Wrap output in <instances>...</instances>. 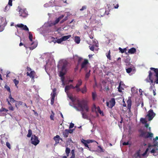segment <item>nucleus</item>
<instances>
[{"instance_id":"5fc2aeb1","label":"nucleus","mask_w":158,"mask_h":158,"mask_svg":"<svg viewBox=\"0 0 158 158\" xmlns=\"http://www.w3.org/2000/svg\"><path fill=\"white\" fill-rule=\"evenodd\" d=\"M56 92H54L53 94H51L52 96L51 98H55V95H56Z\"/></svg>"},{"instance_id":"4468645a","label":"nucleus","mask_w":158,"mask_h":158,"mask_svg":"<svg viewBox=\"0 0 158 158\" xmlns=\"http://www.w3.org/2000/svg\"><path fill=\"white\" fill-rule=\"evenodd\" d=\"M27 76H29L32 80H34L35 75H36V73L34 71H31L30 73L29 72H27L26 73Z\"/></svg>"},{"instance_id":"ddd939ff","label":"nucleus","mask_w":158,"mask_h":158,"mask_svg":"<svg viewBox=\"0 0 158 158\" xmlns=\"http://www.w3.org/2000/svg\"><path fill=\"white\" fill-rule=\"evenodd\" d=\"M69 98L73 102L74 104V107L77 111L79 110V100H77V104L76 105L75 104V100L74 99L73 97L71 96L69 97Z\"/></svg>"},{"instance_id":"5701e85b","label":"nucleus","mask_w":158,"mask_h":158,"mask_svg":"<svg viewBox=\"0 0 158 158\" xmlns=\"http://www.w3.org/2000/svg\"><path fill=\"white\" fill-rule=\"evenodd\" d=\"M67 64V62L66 61L64 62L62 67L61 70L66 72V67Z\"/></svg>"},{"instance_id":"6e6d98bb","label":"nucleus","mask_w":158,"mask_h":158,"mask_svg":"<svg viewBox=\"0 0 158 158\" xmlns=\"http://www.w3.org/2000/svg\"><path fill=\"white\" fill-rule=\"evenodd\" d=\"M121 83H120L119 84V85L118 86V91L119 92H122V88L121 87Z\"/></svg>"},{"instance_id":"72a5a7b5","label":"nucleus","mask_w":158,"mask_h":158,"mask_svg":"<svg viewBox=\"0 0 158 158\" xmlns=\"http://www.w3.org/2000/svg\"><path fill=\"white\" fill-rule=\"evenodd\" d=\"M32 135V131L31 129H29L28 130V133L27 135V137H30Z\"/></svg>"},{"instance_id":"603ef678","label":"nucleus","mask_w":158,"mask_h":158,"mask_svg":"<svg viewBox=\"0 0 158 158\" xmlns=\"http://www.w3.org/2000/svg\"><path fill=\"white\" fill-rule=\"evenodd\" d=\"M86 6H84L82 7V8L80 9V10L81 11H82L84 10H86Z\"/></svg>"},{"instance_id":"338daca9","label":"nucleus","mask_w":158,"mask_h":158,"mask_svg":"<svg viewBox=\"0 0 158 158\" xmlns=\"http://www.w3.org/2000/svg\"><path fill=\"white\" fill-rule=\"evenodd\" d=\"M27 72H30L31 71H32L30 67H27Z\"/></svg>"},{"instance_id":"dca6fc26","label":"nucleus","mask_w":158,"mask_h":158,"mask_svg":"<svg viewBox=\"0 0 158 158\" xmlns=\"http://www.w3.org/2000/svg\"><path fill=\"white\" fill-rule=\"evenodd\" d=\"M128 67H127L126 68V72L128 73H131L133 69L134 68L133 66L132 65V66H128Z\"/></svg>"},{"instance_id":"de8ad7c7","label":"nucleus","mask_w":158,"mask_h":158,"mask_svg":"<svg viewBox=\"0 0 158 158\" xmlns=\"http://www.w3.org/2000/svg\"><path fill=\"white\" fill-rule=\"evenodd\" d=\"M8 110L7 109H6L4 108H2L0 110V111L1 112H3L5 111L6 112H7Z\"/></svg>"},{"instance_id":"7ed1b4c3","label":"nucleus","mask_w":158,"mask_h":158,"mask_svg":"<svg viewBox=\"0 0 158 158\" xmlns=\"http://www.w3.org/2000/svg\"><path fill=\"white\" fill-rule=\"evenodd\" d=\"M139 132L140 133V136L143 137L145 139L149 138L150 139H152L153 137V134L151 132H146L143 130H140Z\"/></svg>"},{"instance_id":"20e7f679","label":"nucleus","mask_w":158,"mask_h":158,"mask_svg":"<svg viewBox=\"0 0 158 158\" xmlns=\"http://www.w3.org/2000/svg\"><path fill=\"white\" fill-rule=\"evenodd\" d=\"M150 71H151L153 74V77H156L154 81V83L156 84H158V69L152 67L150 68Z\"/></svg>"},{"instance_id":"e433bc0d","label":"nucleus","mask_w":158,"mask_h":158,"mask_svg":"<svg viewBox=\"0 0 158 158\" xmlns=\"http://www.w3.org/2000/svg\"><path fill=\"white\" fill-rule=\"evenodd\" d=\"M97 110L98 112L101 114H102V115H103V112L101 111L100 110V108L99 106H98L97 108Z\"/></svg>"},{"instance_id":"f03ea898","label":"nucleus","mask_w":158,"mask_h":158,"mask_svg":"<svg viewBox=\"0 0 158 158\" xmlns=\"http://www.w3.org/2000/svg\"><path fill=\"white\" fill-rule=\"evenodd\" d=\"M149 75L148 77L145 80V81L148 83L150 82V87L149 88L150 91L152 90L153 89V87H155L154 81V78L153 77V74L151 71L148 72Z\"/></svg>"},{"instance_id":"473e14b6","label":"nucleus","mask_w":158,"mask_h":158,"mask_svg":"<svg viewBox=\"0 0 158 158\" xmlns=\"http://www.w3.org/2000/svg\"><path fill=\"white\" fill-rule=\"evenodd\" d=\"M106 56L108 59L110 60H111V57L110 56V50L109 51L108 53H106Z\"/></svg>"},{"instance_id":"39448f33","label":"nucleus","mask_w":158,"mask_h":158,"mask_svg":"<svg viewBox=\"0 0 158 158\" xmlns=\"http://www.w3.org/2000/svg\"><path fill=\"white\" fill-rule=\"evenodd\" d=\"M89 64L88 60L86 59H85L84 61L81 64V69H83L85 72L88 71V65Z\"/></svg>"},{"instance_id":"37998d69","label":"nucleus","mask_w":158,"mask_h":158,"mask_svg":"<svg viewBox=\"0 0 158 158\" xmlns=\"http://www.w3.org/2000/svg\"><path fill=\"white\" fill-rule=\"evenodd\" d=\"M99 149H98V151L100 152H104L103 149L100 146H98Z\"/></svg>"},{"instance_id":"a878e982","label":"nucleus","mask_w":158,"mask_h":158,"mask_svg":"<svg viewBox=\"0 0 158 158\" xmlns=\"http://www.w3.org/2000/svg\"><path fill=\"white\" fill-rule=\"evenodd\" d=\"M97 107H96L95 104L94 103L91 108V110L92 112H95L96 113H97V112L96 110L97 109Z\"/></svg>"},{"instance_id":"a18cd8bd","label":"nucleus","mask_w":158,"mask_h":158,"mask_svg":"<svg viewBox=\"0 0 158 158\" xmlns=\"http://www.w3.org/2000/svg\"><path fill=\"white\" fill-rule=\"evenodd\" d=\"M22 29L25 31H29L28 28L27 27L26 25H23V26L22 28Z\"/></svg>"},{"instance_id":"f8f14e48","label":"nucleus","mask_w":158,"mask_h":158,"mask_svg":"<svg viewBox=\"0 0 158 158\" xmlns=\"http://www.w3.org/2000/svg\"><path fill=\"white\" fill-rule=\"evenodd\" d=\"M73 57L75 61L77 60V64L75 66V68H74V72L76 73L78 71L79 68V57L75 55L73 56Z\"/></svg>"},{"instance_id":"4d7b16f0","label":"nucleus","mask_w":158,"mask_h":158,"mask_svg":"<svg viewBox=\"0 0 158 158\" xmlns=\"http://www.w3.org/2000/svg\"><path fill=\"white\" fill-rule=\"evenodd\" d=\"M8 108H9V110H10L13 111L14 110V108L12 105L10 106Z\"/></svg>"},{"instance_id":"9d476101","label":"nucleus","mask_w":158,"mask_h":158,"mask_svg":"<svg viewBox=\"0 0 158 158\" xmlns=\"http://www.w3.org/2000/svg\"><path fill=\"white\" fill-rule=\"evenodd\" d=\"M19 15L23 17H26L28 15L26 9H20L19 11Z\"/></svg>"},{"instance_id":"2f4dec72","label":"nucleus","mask_w":158,"mask_h":158,"mask_svg":"<svg viewBox=\"0 0 158 158\" xmlns=\"http://www.w3.org/2000/svg\"><path fill=\"white\" fill-rule=\"evenodd\" d=\"M97 97V95L96 92H93L92 93V97L93 100L94 101L95 100Z\"/></svg>"},{"instance_id":"79ce46f5","label":"nucleus","mask_w":158,"mask_h":158,"mask_svg":"<svg viewBox=\"0 0 158 158\" xmlns=\"http://www.w3.org/2000/svg\"><path fill=\"white\" fill-rule=\"evenodd\" d=\"M75 41L77 44H79V37L76 36L75 38Z\"/></svg>"},{"instance_id":"f3484780","label":"nucleus","mask_w":158,"mask_h":158,"mask_svg":"<svg viewBox=\"0 0 158 158\" xmlns=\"http://www.w3.org/2000/svg\"><path fill=\"white\" fill-rule=\"evenodd\" d=\"M131 58L130 57H126L125 59L124 62L126 64V65L132 66V64H131Z\"/></svg>"},{"instance_id":"13d9d810","label":"nucleus","mask_w":158,"mask_h":158,"mask_svg":"<svg viewBox=\"0 0 158 158\" xmlns=\"http://www.w3.org/2000/svg\"><path fill=\"white\" fill-rule=\"evenodd\" d=\"M12 0H9L8 5H9L10 6H12Z\"/></svg>"},{"instance_id":"c03bdc74","label":"nucleus","mask_w":158,"mask_h":158,"mask_svg":"<svg viewBox=\"0 0 158 158\" xmlns=\"http://www.w3.org/2000/svg\"><path fill=\"white\" fill-rule=\"evenodd\" d=\"M29 38L30 40L31 41H32L33 36H32V34L30 32H29Z\"/></svg>"},{"instance_id":"bf43d9fd","label":"nucleus","mask_w":158,"mask_h":158,"mask_svg":"<svg viewBox=\"0 0 158 158\" xmlns=\"http://www.w3.org/2000/svg\"><path fill=\"white\" fill-rule=\"evenodd\" d=\"M74 126V124L72 123H71L69 125V129L73 128Z\"/></svg>"},{"instance_id":"9b49d317","label":"nucleus","mask_w":158,"mask_h":158,"mask_svg":"<svg viewBox=\"0 0 158 158\" xmlns=\"http://www.w3.org/2000/svg\"><path fill=\"white\" fill-rule=\"evenodd\" d=\"M156 114L153 112L152 109H150L148 112V114L147 116L148 117V120L150 121L151 120L155 117Z\"/></svg>"},{"instance_id":"a211bd4d","label":"nucleus","mask_w":158,"mask_h":158,"mask_svg":"<svg viewBox=\"0 0 158 158\" xmlns=\"http://www.w3.org/2000/svg\"><path fill=\"white\" fill-rule=\"evenodd\" d=\"M64 16V15H61V16H59L58 18H57L52 23V24L53 25H55L59 22L60 20L63 18Z\"/></svg>"},{"instance_id":"cd10ccee","label":"nucleus","mask_w":158,"mask_h":158,"mask_svg":"<svg viewBox=\"0 0 158 158\" xmlns=\"http://www.w3.org/2000/svg\"><path fill=\"white\" fill-rule=\"evenodd\" d=\"M118 49L121 53H123L125 52L126 54H127V53L126 52V51L127 50L126 48H124V49H122L121 48L119 47L118 48Z\"/></svg>"},{"instance_id":"ea45409f","label":"nucleus","mask_w":158,"mask_h":158,"mask_svg":"<svg viewBox=\"0 0 158 158\" xmlns=\"http://www.w3.org/2000/svg\"><path fill=\"white\" fill-rule=\"evenodd\" d=\"M13 82L14 83L15 85L17 87H18L17 85L19 83V81L15 79L13 80Z\"/></svg>"},{"instance_id":"f257e3e1","label":"nucleus","mask_w":158,"mask_h":158,"mask_svg":"<svg viewBox=\"0 0 158 158\" xmlns=\"http://www.w3.org/2000/svg\"><path fill=\"white\" fill-rule=\"evenodd\" d=\"M89 101L87 99H83L80 101V111L83 118L88 119V112L89 110L88 105Z\"/></svg>"},{"instance_id":"393cba45","label":"nucleus","mask_w":158,"mask_h":158,"mask_svg":"<svg viewBox=\"0 0 158 158\" xmlns=\"http://www.w3.org/2000/svg\"><path fill=\"white\" fill-rule=\"evenodd\" d=\"M69 134L68 129H66L63 132V135L64 138L67 137Z\"/></svg>"},{"instance_id":"c85d7f7f","label":"nucleus","mask_w":158,"mask_h":158,"mask_svg":"<svg viewBox=\"0 0 158 158\" xmlns=\"http://www.w3.org/2000/svg\"><path fill=\"white\" fill-rule=\"evenodd\" d=\"M65 152L67 155V156H69V154L70 152V148L68 147H66L65 149Z\"/></svg>"},{"instance_id":"f704fd0d","label":"nucleus","mask_w":158,"mask_h":158,"mask_svg":"<svg viewBox=\"0 0 158 158\" xmlns=\"http://www.w3.org/2000/svg\"><path fill=\"white\" fill-rule=\"evenodd\" d=\"M66 73V71H63L61 70L60 71V72L59 73V76L60 77H63V76H64V75Z\"/></svg>"},{"instance_id":"4c0bfd02","label":"nucleus","mask_w":158,"mask_h":158,"mask_svg":"<svg viewBox=\"0 0 158 158\" xmlns=\"http://www.w3.org/2000/svg\"><path fill=\"white\" fill-rule=\"evenodd\" d=\"M95 46L97 47L98 46L97 45H93L91 46H89V47L91 51H94V48H95Z\"/></svg>"},{"instance_id":"a19ab883","label":"nucleus","mask_w":158,"mask_h":158,"mask_svg":"<svg viewBox=\"0 0 158 158\" xmlns=\"http://www.w3.org/2000/svg\"><path fill=\"white\" fill-rule=\"evenodd\" d=\"M54 114L53 111H52V114L50 116V118L51 120H54Z\"/></svg>"},{"instance_id":"6ab92c4d","label":"nucleus","mask_w":158,"mask_h":158,"mask_svg":"<svg viewBox=\"0 0 158 158\" xmlns=\"http://www.w3.org/2000/svg\"><path fill=\"white\" fill-rule=\"evenodd\" d=\"M53 139L55 141L56 143H59L60 140H61L62 141V139L61 138L60 136L58 135H57L56 136H55L53 138Z\"/></svg>"},{"instance_id":"69168bd1","label":"nucleus","mask_w":158,"mask_h":158,"mask_svg":"<svg viewBox=\"0 0 158 158\" xmlns=\"http://www.w3.org/2000/svg\"><path fill=\"white\" fill-rule=\"evenodd\" d=\"M157 149H153L151 151V153H155L156 152V150H157Z\"/></svg>"},{"instance_id":"0e129e2a","label":"nucleus","mask_w":158,"mask_h":158,"mask_svg":"<svg viewBox=\"0 0 158 158\" xmlns=\"http://www.w3.org/2000/svg\"><path fill=\"white\" fill-rule=\"evenodd\" d=\"M10 102H16V101L15 100H14V98H11L10 99Z\"/></svg>"},{"instance_id":"aec40b11","label":"nucleus","mask_w":158,"mask_h":158,"mask_svg":"<svg viewBox=\"0 0 158 158\" xmlns=\"http://www.w3.org/2000/svg\"><path fill=\"white\" fill-rule=\"evenodd\" d=\"M90 69L88 70V71L86 72L85 76V79L86 81L88 80L90 76Z\"/></svg>"},{"instance_id":"680f3d73","label":"nucleus","mask_w":158,"mask_h":158,"mask_svg":"<svg viewBox=\"0 0 158 158\" xmlns=\"http://www.w3.org/2000/svg\"><path fill=\"white\" fill-rule=\"evenodd\" d=\"M37 46L36 45H35V46H32L31 47H30L29 48L30 50H32L33 49H35Z\"/></svg>"},{"instance_id":"09e8293b","label":"nucleus","mask_w":158,"mask_h":158,"mask_svg":"<svg viewBox=\"0 0 158 158\" xmlns=\"http://www.w3.org/2000/svg\"><path fill=\"white\" fill-rule=\"evenodd\" d=\"M67 19H68V17L66 16L64 19H63L62 20L60 21V23H63L64 22L66 21Z\"/></svg>"},{"instance_id":"c756f323","label":"nucleus","mask_w":158,"mask_h":158,"mask_svg":"<svg viewBox=\"0 0 158 158\" xmlns=\"http://www.w3.org/2000/svg\"><path fill=\"white\" fill-rule=\"evenodd\" d=\"M70 35H68L63 36V37H61L63 41H65L66 40H68L70 37Z\"/></svg>"},{"instance_id":"e2e57ef3","label":"nucleus","mask_w":158,"mask_h":158,"mask_svg":"<svg viewBox=\"0 0 158 158\" xmlns=\"http://www.w3.org/2000/svg\"><path fill=\"white\" fill-rule=\"evenodd\" d=\"M52 39H53V40L52 41V42H54V43H57V40H56L55 38L53 37L52 38Z\"/></svg>"},{"instance_id":"774afa93","label":"nucleus","mask_w":158,"mask_h":158,"mask_svg":"<svg viewBox=\"0 0 158 158\" xmlns=\"http://www.w3.org/2000/svg\"><path fill=\"white\" fill-rule=\"evenodd\" d=\"M74 129H68V132L69 133H73Z\"/></svg>"},{"instance_id":"8fccbe9b","label":"nucleus","mask_w":158,"mask_h":158,"mask_svg":"<svg viewBox=\"0 0 158 158\" xmlns=\"http://www.w3.org/2000/svg\"><path fill=\"white\" fill-rule=\"evenodd\" d=\"M140 121L143 123H145L147 122L146 120L143 118H141L140 119Z\"/></svg>"},{"instance_id":"864d4df0","label":"nucleus","mask_w":158,"mask_h":158,"mask_svg":"<svg viewBox=\"0 0 158 158\" xmlns=\"http://www.w3.org/2000/svg\"><path fill=\"white\" fill-rule=\"evenodd\" d=\"M6 145L9 149H11L10 144L8 142H6Z\"/></svg>"},{"instance_id":"1a4fd4ad","label":"nucleus","mask_w":158,"mask_h":158,"mask_svg":"<svg viewBox=\"0 0 158 158\" xmlns=\"http://www.w3.org/2000/svg\"><path fill=\"white\" fill-rule=\"evenodd\" d=\"M115 101L114 98H112L109 102H106V106L109 108H112L114 106L115 104Z\"/></svg>"},{"instance_id":"49530a36","label":"nucleus","mask_w":158,"mask_h":158,"mask_svg":"<svg viewBox=\"0 0 158 158\" xmlns=\"http://www.w3.org/2000/svg\"><path fill=\"white\" fill-rule=\"evenodd\" d=\"M23 24L22 23L21 24H17L16 26L15 27H18L21 28H22L23 27Z\"/></svg>"},{"instance_id":"bb28decb","label":"nucleus","mask_w":158,"mask_h":158,"mask_svg":"<svg viewBox=\"0 0 158 158\" xmlns=\"http://www.w3.org/2000/svg\"><path fill=\"white\" fill-rule=\"evenodd\" d=\"M80 91H81L83 94L85 93L87 91L86 85H85L83 88H82L81 89H80Z\"/></svg>"},{"instance_id":"c9c22d12","label":"nucleus","mask_w":158,"mask_h":158,"mask_svg":"<svg viewBox=\"0 0 158 158\" xmlns=\"http://www.w3.org/2000/svg\"><path fill=\"white\" fill-rule=\"evenodd\" d=\"M114 3L113 4V5L114 6V8L115 9L118 8L119 6L118 3L116 1H114Z\"/></svg>"},{"instance_id":"423d86ee","label":"nucleus","mask_w":158,"mask_h":158,"mask_svg":"<svg viewBox=\"0 0 158 158\" xmlns=\"http://www.w3.org/2000/svg\"><path fill=\"white\" fill-rule=\"evenodd\" d=\"M94 142H96L93 139H88L85 140L82 139L81 140V142L84 144L85 147H87L89 150H91V148L89 147L87 144Z\"/></svg>"},{"instance_id":"6e6552de","label":"nucleus","mask_w":158,"mask_h":158,"mask_svg":"<svg viewBox=\"0 0 158 158\" xmlns=\"http://www.w3.org/2000/svg\"><path fill=\"white\" fill-rule=\"evenodd\" d=\"M31 143L34 145H36L40 142V141L38 139V137L35 135H32L31 138Z\"/></svg>"},{"instance_id":"4be33fe9","label":"nucleus","mask_w":158,"mask_h":158,"mask_svg":"<svg viewBox=\"0 0 158 158\" xmlns=\"http://www.w3.org/2000/svg\"><path fill=\"white\" fill-rule=\"evenodd\" d=\"M127 109L129 110V111H131V100H128L127 102Z\"/></svg>"},{"instance_id":"7c9ffc66","label":"nucleus","mask_w":158,"mask_h":158,"mask_svg":"<svg viewBox=\"0 0 158 158\" xmlns=\"http://www.w3.org/2000/svg\"><path fill=\"white\" fill-rule=\"evenodd\" d=\"M23 103L21 101H16V103H15V106L17 107V106H19L21 105H23Z\"/></svg>"},{"instance_id":"3c124183","label":"nucleus","mask_w":158,"mask_h":158,"mask_svg":"<svg viewBox=\"0 0 158 158\" xmlns=\"http://www.w3.org/2000/svg\"><path fill=\"white\" fill-rule=\"evenodd\" d=\"M62 41H62L61 38L60 39H57V43L58 44L60 43Z\"/></svg>"},{"instance_id":"0eeeda50","label":"nucleus","mask_w":158,"mask_h":158,"mask_svg":"<svg viewBox=\"0 0 158 158\" xmlns=\"http://www.w3.org/2000/svg\"><path fill=\"white\" fill-rule=\"evenodd\" d=\"M79 85L77 84L75 87L73 86L72 85H66L65 88V91L66 93H67L68 90L70 89H75L76 88V90L77 92H79Z\"/></svg>"},{"instance_id":"58836bf2","label":"nucleus","mask_w":158,"mask_h":158,"mask_svg":"<svg viewBox=\"0 0 158 158\" xmlns=\"http://www.w3.org/2000/svg\"><path fill=\"white\" fill-rule=\"evenodd\" d=\"M4 88L10 93H11L10 89V87L6 85H5Z\"/></svg>"},{"instance_id":"2eb2a0df","label":"nucleus","mask_w":158,"mask_h":158,"mask_svg":"<svg viewBox=\"0 0 158 158\" xmlns=\"http://www.w3.org/2000/svg\"><path fill=\"white\" fill-rule=\"evenodd\" d=\"M153 143L154 144L153 145L149 144L148 146V148L154 147L155 146L158 147V136H156L155 139H153Z\"/></svg>"},{"instance_id":"412c9836","label":"nucleus","mask_w":158,"mask_h":158,"mask_svg":"<svg viewBox=\"0 0 158 158\" xmlns=\"http://www.w3.org/2000/svg\"><path fill=\"white\" fill-rule=\"evenodd\" d=\"M134 157L135 158H141V155L140 154V150L137 151L134 155Z\"/></svg>"},{"instance_id":"b1692460","label":"nucleus","mask_w":158,"mask_h":158,"mask_svg":"<svg viewBox=\"0 0 158 158\" xmlns=\"http://www.w3.org/2000/svg\"><path fill=\"white\" fill-rule=\"evenodd\" d=\"M136 52V49L134 48H132L128 50V53L131 54H133L135 53Z\"/></svg>"},{"instance_id":"052dcab7","label":"nucleus","mask_w":158,"mask_h":158,"mask_svg":"<svg viewBox=\"0 0 158 158\" xmlns=\"http://www.w3.org/2000/svg\"><path fill=\"white\" fill-rule=\"evenodd\" d=\"M54 99L51 98V104L52 105H53L54 103Z\"/></svg>"}]
</instances>
